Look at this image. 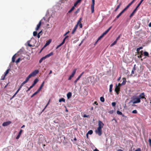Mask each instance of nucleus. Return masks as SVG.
Wrapping results in <instances>:
<instances>
[{
	"label": "nucleus",
	"mask_w": 151,
	"mask_h": 151,
	"mask_svg": "<svg viewBox=\"0 0 151 151\" xmlns=\"http://www.w3.org/2000/svg\"><path fill=\"white\" fill-rule=\"evenodd\" d=\"M140 102V98H138L137 97L133 98L132 100L130 101V103L132 102L133 104H136L139 103Z\"/></svg>",
	"instance_id": "1"
},
{
	"label": "nucleus",
	"mask_w": 151,
	"mask_h": 151,
	"mask_svg": "<svg viewBox=\"0 0 151 151\" xmlns=\"http://www.w3.org/2000/svg\"><path fill=\"white\" fill-rule=\"evenodd\" d=\"M95 132L96 133L98 134V135L100 136L102 134V129L97 128V129L95 130Z\"/></svg>",
	"instance_id": "2"
},
{
	"label": "nucleus",
	"mask_w": 151,
	"mask_h": 151,
	"mask_svg": "<svg viewBox=\"0 0 151 151\" xmlns=\"http://www.w3.org/2000/svg\"><path fill=\"white\" fill-rule=\"evenodd\" d=\"M92 3L91 5V13H93L94 12V6L95 4V0H92Z\"/></svg>",
	"instance_id": "3"
},
{
	"label": "nucleus",
	"mask_w": 151,
	"mask_h": 151,
	"mask_svg": "<svg viewBox=\"0 0 151 151\" xmlns=\"http://www.w3.org/2000/svg\"><path fill=\"white\" fill-rule=\"evenodd\" d=\"M39 71L38 70H36L33 71L32 73L29 74L31 76V77L34 76H36L37 74L38 73Z\"/></svg>",
	"instance_id": "4"
},
{
	"label": "nucleus",
	"mask_w": 151,
	"mask_h": 151,
	"mask_svg": "<svg viewBox=\"0 0 151 151\" xmlns=\"http://www.w3.org/2000/svg\"><path fill=\"white\" fill-rule=\"evenodd\" d=\"M98 128L102 129L104 126V124L100 120L98 121Z\"/></svg>",
	"instance_id": "5"
},
{
	"label": "nucleus",
	"mask_w": 151,
	"mask_h": 151,
	"mask_svg": "<svg viewBox=\"0 0 151 151\" xmlns=\"http://www.w3.org/2000/svg\"><path fill=\"white\" fill-rule=\"evenodd\" d=\"M120 87L117 86V85H116V87L115 89V91L116 92V93L117 95L119 94V92L120 91Z\"/></svg>",
	"instance_id": "6"
},
{
	"label": "nucleus",
	"mask_w": 151,
	"mask_h": 151,
	"mask_svg": "<svg viewBox=\"0 0 151 151\" xmlns=\"http://www.w3.org/2000/svg\"><path fill=\"white\" fill-rule=\"evenodd\" d=\"M11 123V122L10 121L4 122L2 124V126L4 127L10 124Z\"/></svg>",
	"instance_id": "7"
},
{
	"label": "nucleus",
	"mask_w": 151,
	"mask_h": 151,
	"mask_svg": "<svg viewBox=\"0 0 151 151\" xmlns=\"http://www.w3.org/2000/svg\"><path fill=\"white\" fill-rule=\"evenodd\" d=\"M84 72H83L82 73L78 76V77L77 78L75 81H74V83L75 84L77 81L80 79V78H81L82 75L84 74Z\"/></svg>",
	"instance_id": "8"
},
{
	"label": "nucleus",
	"mask_w": 151,
	"mask_h": 151,
	"mask_svg": "<svg viewBox=\"0 0 151 151\" xmlns=\"http://www.w3.org/2000/svg\"><path fill=\"white\" fill-rule=\"evenodd\" d=\"M111 27H110L106 31H105L104 32L102 35H103V36H104L105 35L107 34L108 32L110 30V29L111 28Z\"/></svg>",
	"instance_id": "9"
},
{
	"label": "nucleus",
	"mask_w": 151,
	"mask_h": 151,
	"mask_svg": "<svg viewBox=\"0 0 151 151\" xmlns=\"http://www.w3.org/2000/svg\"><path fill=\"white\" fill-rule=\"evenodd\" d=\"M41 20L39 22L38 24L37 25V27H36L35 29L36 31H37L39 29L40 27V26L41 25Z\"/></svg>",
	"instance_id": "10"
},
{
	"label": "nucleus",
	"mask_w": 151,
	"mask_h": 151,
	"mask_svg": "<svg viewBox=\"0 0 151 151\" xmlns=\"http://www.w3.org/2000/svg\"><path fill=\"white\" fill-rule=\"evenodd\" d=\"M138 8H137V7L135 8V9L133 10V12L129 16L130 18H131L134 15V13L137 10V9Z\"/></svg>",
	"instance_id": "11"
},
{
	"label": "nucleus",
	"mask_w": 151,
	"mask_h": 151,
	"mask_svg": "<svg viewBox=\"0 0 151 151\" xmlns=\"http://www.w3.org/2000/svg\"><path fill=\"white\" fill-rule=\"evenodd\" d=\"M22 131H23V130L22 129H21L20 130L19 132V133H18V135H17V137H16V139H18L19 138Z\"/></svg>",
	"instance_id": "12"
},
{
	"label": "nucleus",
	"mask_w": 151,
	"mask_h": 151,
	"mask_svg": "<svg viewBox=\"0 0 151 151\" xmlns=\"http://www.w3.org/2000/svg\"><path fill=\"white\" fill-rule=\"evenodd\" d=\"M139 97H140L139 98L140 99H146V98L145 97L144 93H141L139 95Z\"/></svg>",
	"instance_id": "13"
},
{
	"label": "nucleus",
	"mask_w": 151,
	"mask_h": 151,
	"mask_svg": "<svg viewBox=\"0 0 151 151\" xmlns=\"http://www.w3.org/2000/svg\"><path fill=\"white\" fill-rule=\"evenodd\" d=\"M78 24H76V26H75V27H74L73 29V31L72 32V34H73L74 33L76 32L78 27Z\"/></svg>",
	"instance_id": "14"
},
{
	"label": "nucleus",
	"mask_w": 151,
	"mask_h": 151,
	"mask_svg": "<svg viewBox=\"0 0 151 151\" xmlns=\"http://www.w3.org/2000/svg\"><path fill=\"white\" fill-rule=\"evenodd\" d=\"M53 55V53L52 52H51L49 54L46 55L45 56H44L45 58L46 59L47 58L49 57L50 56Z\"/></svg>",
	"instance_id": "15"
},
{
	"label": "nucleus",
	"mask_w": 151,
	"mask_h": 151,
	"mask_svg": "<svg viewBox=\"0 0 151 151\" xmlns=\"http://www.w3.org/2000/svg\"><path fill=\"white\" fill-rule=\"evenodd\" d=\"M44 83H45V82L44 81H43L41 85L40 86V87H39V88L38 89V90H37V91H38V92H40V91L41 90V89H42V87H43V86H44Z\"/></svg>",
	"instance_id": "16"
},
{
	"label": "nucleus",
	"mask_w": 151,
	"mask_h": 151,
	"mask_svg": "<svg viewBox=\"0 0 151 151\" xmlns=\"http://www.w3.org/2000/svg\"><path fill=\"white\" fill-rule=\"evenodd\" d=\"M123 82L122 83V85H124L126 84V79L125 78H122Z\"/></svg>",
	"instance_id": "17"
},
{
	"label": "nucleus",
	"mask_w": 151,
	"mask_h": 151,
	"mask_svg": "<svg viewBox=\"0 0 151 151\" xmlns=\"http://www.w3.org/2000/svg\"><path fill=\"white\" fill-rule=\"evenodd\" d=\"M130 5L129 4L128 5L124 8V9L122 10V12H123L124 13L125 11L129 8V7L130 6Z\"/></svg>",
	"instance_id": "18"
},
{
	"label": "nucleus",
	"mask_w": 151,
	"mask_h": 151,
	"mask_svg": "<svg viewBox=\"0 0 151 151\" xmlns=\"http://www.w3.org/2000/svg\"><path fill=\"white\" fill-rule=\"evenodd\" d=\"M117 114L119 115H121L122 117H124V115L122 113L119 111H116Z\"/></svg>",
	"instance_id": "19"
},
{
	"label": "nucleus",
	"mask_w": 151,
	"mask_h": 151,
	"mask_svg": "<svg viewBox=\"0 0 151 151\" xmlns=\"http://www.w3.org/2000/svg\"><path fill=\"white\" fill-rule=\"evenodd\" d=\"M72 96V93L70 92H68L67 95V96L68 99H70Z\"/></svg>",
	"instance_id": "20"
},
{
	"label": "nucleus",
	"mask_w": 151,
	"mask_h": 151,
	"mask_svg": "<svg viewBox=\"0 0 151 151\" xmlns=\"http://www.w3.org/2000/svg\"><path fill=\"white\" fill-rule=\"evenodd\" d=\"M76 70H77L76 68H75V69H74L73 70V71L71 75V76H73V77L75 75V74L76 73Z\"/></svg>",
	"instance_id": "21"
},
{
	"label": "nucleus",
	"mask_w": 151,
	"mask_h": 151,
	"mask_svg": "<svg viewBox=\"0 0 151 151\" xmlns=\"http://www.w3.org/2000/svg\"><path fill=\"white\" fill-rule=\"evenodd\" d=\"M123 13V12L122 11L115 18V20L119 18V17Z\"/></svg>",
	"instance_id": "22"
},
{
	"label": "nucleus",
	"mask_w": 151,
	"mask_h": 151,
	"mask_svg": "<svg viewBox=\"0 0 151 151\" xmlns=\"http://www.w3.org/2000/svg\"><path fill=\"white\" fill-rule=\"evenodd\" d=\"M31 76L29 75L27 76V77L26 78L25 80L24 81L26 83L27 82V81H29V79L31 77Z\"/></svg>",
	"instance_id": "23"
},
{
	"label": "nucleus",
	"mask_w": 151,
	"mask_h": 151,
	"mask_svg": "<svg viewBox=\"0 0 151 151\" xmlns=\"http://www.w3.org/2000/svg\"><path fill=\"white\" fill-rule=\"evenodd\" d=\"M81 0H78L74 4V6H76V5L80 3Z\"/></svg>",
	"instance_id": "24"
},
{
	"label": "nucleus",
	"mask_w": 151,
	"mask_h": 151,
	"mask_svg": "<svg viewBox=\"0 0 151 151\" xmlns=\"http://www.w3.org/2000/svg\"><path fill=\"white\" fill-rule=\"evenodd\" d=\"M93 133V132L92 130H89L88 132L86 134L87 136L88 137V134H92Z\"/></svg>",
	"instance_id": "25"
},
{
	"label": "nucleus",
	"mask_w": 151,
	"mask_h": 151,
	"mask_svg": "<svg viewBox=\"0 0 151 151\" xmlns=\"http://www.w3.org/2000/svg\"><path fill=\"white\" fill-rule=\"evenodd\" d=\"M121 5V3H120L119 5H118L117 6V7L115 9V10H114V11L115 12H116L117 10L120 7V6Z\"/></svg>",
	"instance_id": "26"
},
{
	"label": "nucleus",
	"mask_w": 151,
	"mask_h": 151,
	"mask_svg": "<svg viewBox=\"0 0 151 151\" xmlns=\"http://www.w3.org/2000/svg\"><path fill=\"white\" fill-rule=\"evenodd\" d=\"M75 6H73L72 8L71 9L69 10L68 12V13H70L73 10H74V9H75Z\"/></svg>",
	"instance_id": "27"
},
{
	"label": "nucleus",
	"mask_w": 151,
	"mask_h": 151,
	"mask_svg": "<svg viewBox=\"0 0 151 151\" xmlns=\"http://www.w3.org/2000/svg\"><path fill=\"white\" fill-rule=\"evenodd\" d=\"M16 54H15L12 57V61L14 63L15 62V59L16 58V57L15 56Z\"/></svg>",
	"instance_id": "28"
},
{
	"label": "nucleus",
	"mask_w": 151,
	"mask_h": 151,
	"mask_svg": "<svg viewBox=\"0 0 151 151\" xmlns=\"http://www.w3.org/2000/svg\"><path fill=\"white\" fill-rule=\"evenodd\" d=\"M51 41V40H49L47 42H46L45 46H47L50 43Z\"/></svg>",
	"instance_id": "29"
},
{
	"label": "nucleus",
	"mask_w": 151,
	"mask_h": 151,
	"mask_svg": "<svg viewBox=\"0 0 151 151\" xmlns=\"http://www.w3.org/2000/svg\"><path fill=\"white\" fill-rule=\"evenodd\" d=\"M59 101L60 102H61L62 101L65 102V100L64 98H62L59 100Z\"/></svg>",
	"instance_id": "30"
},
{
	"label": "nucleus",
	"mask_w": 151,
	"mask_h": 151,
	"mask_svg": "<svg viewBox=\"0 0 151 151\" xmlns=\"http://www.w3.org/2000/svg\"><path fill=\"white\" fill-rule=\"evenodd\" d=\"M39 92H38L37 91L35 92V93H34L31 96V97H33L34 96L36 95L37 93H38Z\"/></svg>",
	"instance_id": "31"
},
{
	"label": "nucleus",
	"mask_w": 151,
	"mask_h": 151,
	"mask_svg": "<svg viewBox=\"0 0 151 151\" xmlns=\"http://www.w3.org/2000/svg\"><path fill=\"white\" fill-rule=\"evenodd\" d=\"M82 20V18L81 17L78 20L77 24H78H78L79 23H81V21Z\"/></svg>",
	"instance_id": "32"
},
{
	"label": "nucleus",
	"mask_w": 151,
	"mask_h": 151,
	"mask_svg": "<svg viewBox=\"0 0 151 151\" xmlns=\"http://www.w3.org/2000/svg\"><path fill=\"white\" fill-rule=\"evenodd\" d=\"M82 20V18L81 17L78 20L77 24H78H78L79 23H81V21Z\"/></svg>",
	"instance_id": "33"
},
{
	"label": "nucleus",
	"mask_w": 151,
	"mask_h": 151,
	"mask_svg": "<svg viewBox=\"0 0 151 151\" xmlns=\"http://www.w3.org/2000/svg\"><path fill=\"white\" fill-rule=\"evenodd\" d=\"M144 56H149V54L148 53V52H144Z\"/></svg>",
	"instance_id": "34"
},
{
	"label": "nucleus",
	"mask_w": 151,
	"mask_h": 151,
	"mask_svg": "<svg viewBox=\"0 0 151 151\" xmlns=\"http://www.w3.org/2000/svg\"><path fill=\"white\" fill-rule=\"evenodd\" d=\"M112 87H113V85L112 84H111L110 85V87H109V91H110V92H111L112 91Z\"/></svg>",
	"instance_id": "35"
},
{
	"label": "nucleus",
	"mask_w": 151,
	"mask_h": 151,
	"mask_svg": "<svg viewBox=\"0 0 151 151\" xmlns=\"http://www.w3.org/2000/svg\"><path fill=\"white\" fill-rule=\"evenodd\" d=\"M45 58L44 57L42 58L39 60V63H40L42 61V60H45Z\"/></svg>",
	"instance_id": "36"
},
{
	"label": "nucleus",
	"mask_w": 151,
	"mask_h": 151,
	"mask_svg": "<svg viewBox=\"0 0 151 151\" xmlns=\"http://www.w3.org/2000/svg\"><path fill=\"white\" fill-rule=\"evenodd\" d=\"M9 69H8L6 70V71L4 73V75L5 76H6L8 73L9 71Z\"/></svg>",
	"instance_id": "37"
},
{
	"label": "nucleus",
	"mask_w": 151,
	"mask_h": 151,
	"mask_svg": "<svg viewBox=\"0 0 151 151\" xmlns=\"http://www.w3.org/2000/svg\"><path fill=\"white\" fill-rule=\"evenodd\" d=\"M144 0H141L139 3L137 5V8H138L140 6V4H141V3H142V2Z\"/></svg>",
	"instance_id": "38"
},
{
	"label": "nucleus",
	"mask_w": 151,
	"mask_h": 151,
	"mask_svg": "<svg viewBox=\"0 0 151 151\" xmlns=\"http://www.w3.org/2000/svg\"><path fill=\"white\" fill-rule=\"evenodd\" d=\"M38 81L39 80L38 78H36L34 81L33 83H35V84H36L38 82Z\"/></svg>",
	"instance_id": "39"
},
{
	"label": "nucleus",
	"mask_w": 151,
	"mask_h": 151,
	"mask_svg": "<svg viewBox=\"0 0 151 151\" xmlns=\"http://www.w3.org/2000/svg\"><path fill=\"white\" fill-rule=\"evenodd\" d=\"M100 100L102 102H104V99L103 97H101L100 98Z\"/></svg>",
	"instance_id": "40"
},
{
	"label": "nucleus",
	"mask_w": 151,
	"mask_h": 151,
	"mask_svg": "<svg viewBox=\"0 0 151 151\" xmlns=\"http://www.w3.org/2000/svg\"><path fill=\"white\" fill-rule=\"evenodd\" d=\"M117 41L115 40L110 45V46L112 47L116 44V43Z\"/></svg>",
	"instance_id": "41"
},
{
	"label": "nucleus",
	"mask_w": 151,
	"mask_h": 151,
	"mask_svg": "<svg viewBox=\"0 0 151 151\" xmlns=\"http://www.w3.org/2000/svg\"><path fill=\"white\" fill-rule=\"evenodd\" d=\"M37 35V32L36 31H34L33 32V35L34 36H36Z\"/></svg>",
	"instance_id": "42"
},
{
	"label": "nucleus",
	"mask_w": 151,
	"mask_h": 151,
	"mask_svg": "<svg viewBox=\"0 0 151 151\" xmlns=\"http://www.w3.org/2000/svg\"><path fill=\"white\" fill-rule=\"evenodd\" d=\"M104 36H103V35H101L98 39H97V41H99V40H100L101 38L103 37Z\"/></svg>",
	"instance_id": "43"
},
{
	"label": "nucleus",
	"mask_w": 151,
	"mask_h": 151,
	"mask_svg": "<svg viewBox=\"0 0 151 151\" xmlns=\"http://www.w3.org/2000/svg\"><path fill=\"white\" fill-rule=\"evenodd\" d=\"M50 99L49 101H48L47 103V104H46V106H45L44 109L43 110H44L45 109H46V108L47 107V106L48 105V104H49V103L50 102Z\"/></svg>",
	"instance_id": "44"
},
{
	"label": "nucleus",
	"mask_w": 151,
	"mask_h": 151,
	"mask_svg": "<svg viewBox=\"0 0 151 151\" xmlns=\"http://www.w3.org/2000/svg\"><path fill=\"white\" fill-rule=\"evenodd\" d=\"M132 113L133 114H137V111L136 110H134L132 111Z\"/></svg>",
	"instance_id": "45"
},
{
	"label": "nucleus",
	"mask_w": 151,
	"mask_h": 151,
	"mask_svg": "<svg viewBox=\"0 0 151 151\" xmlns=\"http://www.w3.org/2000/svg\"><path fill=\"white\" fill-rule=\"evenodd\" d=\"M64 43L65 42H64V41H63L62 42L61 44H60V45H58V47H60L61 46L63 45L64 44Z\"/></svg>",
	"instance_id": "46"
},
{
	"label": "nucleus",
	"mask_w": 151,
	"mask_h": 151,
	"mask_svg": "<svg viewBox=\"0 0 151 151\" xmlns=\"http://www.w3.org/2000/svg\"><path fill=\"white\" fill-rule=\"evenodd\" d=\"M20 58H18L17 60L16 61V63H19L20 61Z\"/></svg>",
	"instance_id": "47"
},
{
	"label": "nucleus",
	"mask_w": 151,
	"mask_h": 151,
	"mask_svg": "<svg viewBox=\"0 0 151 151\" xmlns=\"http://www.w3.org/2000/svg\"><path fill=\"white\" fill-rule=\"evenodd\" d=\"M83 117H89V115H86V114H84L83 116Z\"/></svg>",
	"instance_id": "48"
},
{
	"label": "nucleus",
	"mask_w": 151,
	"mask_h": 151,
	"mask_svg": "<svg viewBox=\"0 0 151 151\" xmlns=\"http://www.w3.org/2000/svg\"><path fill=\"white\" fill-rule=\"evenodd\" d=\"M116 105V103L115 102H113L112 103V105L113 106H115Z\"/></svg>",
	"instance_id": "49"
},
{
	"label": "nucleus",
	"mask_w": 151,
	"mask_h": 151,
	"mask_svg": "<svg viewBox=\"0 0 151 151\" xmlns=\"http://www.w3.org/2000/svg\"><path fill=\"white\" fill-rule=\"evenodd\" d=\"M114 112V111L113 110H110L109 111L108 113L110 114H112Z\"/></svg>",
	"instance_id": "50"
},
{
	"label": "nucleus",
	"mask_w": 151,
	"mask_h": 151,
	"mask_svg": "<svg viewBox=\"0 0 151 151\" xmlns=\"http://www.w3.org/2000/svg\"><path fill=\"white\" fill-rule=\"evenodd\" d=\"M135 66H136V65H134V67L132 69V70H133V71H135L136 70V68H135Z\"/></svg>",
	"instance_id": "51"
},
{
	"label": "nucleus",
	"mask_w": 151,
	"mask_h": 151,
	"mask_svg": "<svg viewBox=\"0 0 151 151\" xmlns=\"http://www.w3.org/2000/svg\"><path fill=\"white\" fill-rule=\"evenodd\" d=\"M68 37V36H66L64 38L63 41H64L65 42V39Z\"/></svg>",
	"instance_id": "52"
},
{
	"label": "nucleus",
	"mask_w": 151,
	"mask_h": 151,
	"mask_svg": "<svg viewBox=\"0 0 151 151\" xmlns=\"http://www.w3.org/2000/svg\"><path fill=\"white\" fill-rule=\"evenodd\" d=\"M79 26L80 28H82V24L81 23H79Z\"/></svg>",
	"instance_id": "53"
},
{
	"label": "nucleus",
	"mask_w": 151,
	"mask_h": 151,
	"mask_svg": "<svg viewBox=\"0 0 151 151\" xmlns=\"http://www.w3.org/2000/svg\"><path fill=\"white\" fill-rule=\"evenodd\" d=\"M135 151H141V149L139 148L136 150Z\"/></svg>",
	"instance_id": "54"
},
{
	"label": "nucleus",
	"mask_w": 151,
	"mask_h": 151,
	"mask_svg": "<svg viewBox=\"0 0 151 151\" xmlns=\"http://www.w3.org/2000/svg\"><path fill=\"white\" fill-rule=\"evenodd\" d=\"M79 11H80V9H78L75 12V14H77L78 12H79Z\"/></svg>",
	"instance_id": "55"
},
{
	"label": "nucleus",
	"mask_w": 151,
	"mask_h": 151,
	"mask_svg": "<svg viewBox=\"0 0 151 151\" xmlns=\"http://www.w3.org/2000/svg\"><path fill=\"white\" fill-rule=\"evenodd\" d=\"M73 76H71V75H70L68 78V80H71V79L72 78H73Z\"/></svg>",
	"instance_id": "56"
},
{
	"label": "nucleus",
	"mask_w": 151,
	"mask_h": 151,
	"mask_svg": "<svg viewBox=\"0 0 151 151\" xmlns=\"http://www.w3.org/2000/svg\"><path fill=\"white\" fill-rule=\"evenodd\" d=\"M148 141L150 145L151 146V139H149Z\"/></svg>",
	"instance_id": "57"
},
{
	"label": "nucleus",
	"mask_w": 151,
	"mask_h": 151,
	"mask_svg": "<svg viewBox=\"0 0 151 151\" xmlns=\"http://www.w3.org/2000/svg\"><path fill=\"white\" fill-rule=\"evenodd\" d=\"M32 87L31 86L28 88L27 91H29L32 88Z\"/></svg>",
	"instance_id": "58"
},
{
	"label": "nucleus",
	"mask_w": 151,
	"mask_h": 151,
	"mask_svg": "<svg viewBox=\"0 0 151 151\" xmlns=\"http://www.w3.org/2000/svg\"><path fill=\"white\" fill-rule=\"evenodd\" d=\"M120 38V36L119 35L118 36V37L116 38V41H117V40Z\"/></svg>",
	"instance_id": "59"
},
{
	"label": "nucleus",
	"mask_w": 151,
	"mask_h": 151,
	"mask_svg": "<svg viewBox=\"0 0 151 151\" xmlns=\"http://www.w3.org/2000/svg\"><path fill=\"white\" fill-rule=\"evenodd\" d=\"M5 76H5L4 75V76L3 77L2 76L1 77V80H4V79H5Z\"/></svg>",
	"instance_id": "60"
},
{
	"label": "nucleus",
	"mask_w": 151,
	"mask_h": 151,
	"mask_svg": "<svg viewBox=\"0 0 151 151\" xmlns=\"http://www.w3.org/2000/svg\"><path fill=\"white\" fill-rule=\"evenodd\" d=\"M142 52H143V51L141 50L140 52H139L138 53L140 54L141 55H143Z\"/></svg>",
	"instance_id": "61"
},
{
	"label": "nucleus",
	"mask_w": 151,
	"mask_h": 151,
	"mask_svg": "<svg viewBox=\"0 0 151 151\" xmlns=\"http://www.w3.org/2000/svg\"><path fill=\"white\" fill-rule=\"evenodd\" d=\"M26 83L25 82V81H24L22 83V84H21V86H23V85L25 84V83Z\"/></svg>",
	"instance_id": "62"
},
{
	"label": "nucleus",
	"mask_w": 151,
	"mask_h": 151,
	"mask_svg": "<svg viewBox=\"0 0 151 151\" xmlns=\"http://www.w3.org/2000/svg\"><path fill=\"white\" fill-rule=\"evenodd\" d=\"M134 0H133L131 3H129V4H130V5H131L134 2Z\"/></svg>",
	"instance_id": "63"
},
{
	"label": "nucleus",
	"mask_w": 151,
	"mask_h": 151,
	"mask_svg": "<svg viewBox=\"0 0 151 151\" xmlns=\"http://www.w3.org/2000/svg\"><path fill=\"white\" fill-rule=\"evenodd\" d=\"M140 50L138 48H137V52H138V53H139V51Z\"/></svg>",
	"instance_id": "64"
}]
</instances>
